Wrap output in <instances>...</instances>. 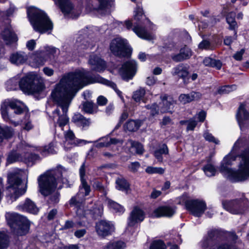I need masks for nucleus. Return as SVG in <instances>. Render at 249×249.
<instances>
[{
  "label": "nucleus",
  "mask_w": 249,
  "mask_h": 249,
  "mask_svg": "<svg viewBox=\"0 0 249 249\" xmlns=\"http://www.w3.org/2000/svg\"><path fill=\"white\" fill-rule=\"evenodd\" d=\"M145 172L148 174H162L164 172V170L161 167H154L148 166L145 169Z\"/></svg>",
  "instance_id": "obj_47"
},
{
  "label": "nucleus",
  "mask_w": 249,
  "mask_h": 249,
  "mask_svg": "<svg viewBox=\"0 0 249 249\" xmlns=\"http://www.w3.org/2000/svg\"><path fill=\"white\" fill-rule=\"evenodd\" d=\"M94 146L98 148L107 147L109 146L107 138H101L94 142Z\"/></svg>",
  "instance_id": "obj_41"
},
{
  "label": "nucleus",
  "mask_w": 249,
  "mask_h": 249,
  "mask_svg": "<svg viewBox=\"0 0 249 249\" xmlns=\"http://www.w3.org/2000/svg\"><path fill=\"white\" fill-rule=\"evenodd\" d=\"M160 98L162 102L160 104V106L162 105V106H160V112L162 113L171 112L174 103L173 100L166 95L161 96Z\"/></svg>",
  "instance_id": "obj_22"
},
{
  "label": "nucleus",
  "mask_w": 249,
  "mask_h": 249,
  "mask_svg": "<svg viewBox=\"0 0 249 249\" xmlns=\"http://www.w3.org/2000/svg\"><path fill=\"white\" fill-rule=\"evenodd\" d=\"M72 121L78 125L83 127L89 126L90 125V119H86L80 114H75L72 119Z\"/></svg>",
  "instance_id": "obj_26"
},
{
  "label": "nucleus",
  "mask_w": 249,
  "mask_h": 249,
  "mask_svg": "<svg viewBox=\"0 0 249 249\" xmlns=\"http://www.w3.org/2000/svg\"><path fill=\"white\" fill-rule=\"evenodd\" d=\"M7 246V236L4 232L0 231V249H6Z\"/></svg>",
  "instance_id": "obj_46"
},
{
  "label": "nucleus",
  "mask_w": 249,
  "mask_h": 249,
  "mask_svg": "<svg viewBox=\"0 0 249 249\" xmlns=\"http://www.w3.org/2000/svg\"><path fill=\"white\" fill-rule=\"evenodd\" d=\"M92 187L94 189L100 191L101 192L104 193L105 192V188L104 186L103 185L102 183L99 180H95L92 184Z\"/></svg>",
  "instance_id": "obj_55"
},
{
  "label": "nucleus",
  "mask_w": 249,
  "mask_h": 249,
  "mask_svg": "<svg viewBox=\"0 0 249 249\" xmlns=\"http://www.w3.org/2000/svg\"><path fill=\"white\" fill-rule=\"evenodd\" d=\"M203 136L205 140L208 141L213 142L216 144H218L219 143V141L215 139V138L208 132H205L204 133Z\"/></svg>",
  "instance_id": "obj_56"
},
{
  "label": "nucleus",
  "mask_w": 249,
  "mask_h": 249,
  "mask_svg": "<svg viewBox=\"0 0 249 249\" xmlns=\"http://www.w3.org/2000/svg\"><path fill=\"white\" fill-rule=\"evenodd\" d=\"M185 207L187 210L194 216H201L204 213L206 204L202 200L198 199H189L185 201Z\"/></svg>",
  "instance_id": "obj_11"
},
{
  "label": "nucleus",
  "mask_w": 249,
  "mask_h": 249,
  "mask_svg": "<svg viewBox=\"0 0 249 249\" xmlns=\"http://www.w3.org/2000/svg\"><path fill=\"white\" fill-rule=\"evenodd\" d=\"M21 102L17 100H5L3 102L1 105V113L3 118L5 120L8 119L7 110L9 107L15 109L16 114H21L23 112V109L21 107Z\"/></svg>",
  "instance_id": "obj_12"
},
{
  "label": "nucleus",
  "mask_w": 249,
  "mask_h": 249,
  "mask_svg": "<svg viewBox=\"0 0 249 249\" xmlns=\"http://www.w3.org/2000/svg\"><path fill=\"white\" fill-rule=\"evenodd\" d=\"M116 188L123 191H127L129 188V185L124 178H118L116 180Z\"/></svg>",
  "instance_id": "obj_36"
},
{
  "label": "nucleus",
  "mask_w": 249,
  "mask_h": 249,
  "mask_svg": "<svg viewBox=\"0 0 249 249\" xmlns=\"http://www.w3.org/2000/svg\"><path fill=\"white\" fill-rule=\"evenodd\" d=\"M172 74L173 75H178L184 79L188 76V72L186 68L182 65H179L173 69Z\"/></svg>",
  "instance_id": "obj_29"
},
{
  "label": "nucleus",
  "mask_w": 249,
  "mask_h": 249,
  "mask_svg": "<svg viewBox=\"0 0 249 249\" xmlns=\"http://www.w3.org/2000/svg\"><path fill=\"white\" fill-rule=\"evenodd\" d=\"M65 138L66 139L65 142V147L68 144H71L72 146H76L86 144L90 142H88L84 140L75 139L74 133L71 130H69L65 133Z\"/></svg>",
  "instance_id": "obj_19"
},
{
  "label": "nucleus",
  "mask_w": 249,
  "mask_h": 249,
  "mask_svg": "<svg viewBox=\"0 0 249 249\" xmlns=\"http://www.w3.org/2000/svg\"><path fill=\"white\" fill-rule=\"evenodd\" d=\"M220 171L232 181L249 178V144L246 138L240 137L235 142L231 153L224 158Z\"/></svg>",
  "instance_id": "obj_2"
},
{
  "label": "nucleus",
  "mask_w": 249,
  "mask_h": 249,
  "mask_svg": "<svg viewBox=\"0 0 249 249\" xmlns=\"http://www.w3.org/2000/svg\"><path fill=\"white\" fill-rule=\"evenodd\" d=\"M222 205L224 209L233 214L242 213L247 209L245 203L238 199L223 201Z\"/></svg>",
  "instance_id": "obj_13"
},
{
  "label": "nucleus",
  "mask_w": 249,
  "mask_h": 249,
  "mask_svg": "<svg viewBox=\"0 0 249 249\" xmlns=\"http://www.w3.org/2000/svg\"><path fill=\"white\" fill-rule=\"evenodd\" d=\"M108 142L109 143V146L111 144L117 145V146L114 151H118L119 147L122 146L124 141L122 139H118L117 138H110L109 140H108Z\"/></svg>",
  "instance_id": "obj_49"
},
{
  "label": "nucleus",
  "mask_w": 249,
  "mask_h": 249,
  "mask_svg": "<svg viewBox=\"0 0 249 249\" xmlns=\"http://www.w3.org/2000/svg\"><path fill=\"white\" fill-rule=\"evenodd\" d=\"M8 181L9 185L7 190L8 197L11 202L15 201L19 196L24 194L26 191V187L23 188L21 185V179L19 176L15 174L8 175Z\"/></svg>",
  "instance_id": "obj_8"
},
{
  "label": "nucleus",
  "mask_w": 249,
  "mask_h": 249,
  "mask_svg": "<svg viewBox=\"0 0 249 249\" xmlns=\"http://www.w3.org/2000/svg\"><path fill=\"white\" fill-rule=\"evenodd\" d=\"M140 124L134 120H130L127 122L124 125L126 129L129 131H135L138 129Z\"/></svg>",
  "instance_id": "obj_40"
},
{
  "label": "nucleus",
  "mask_w": 249,
  "mask_h": 249,
  "mask_svg": "<svg viewBox=\"0 0 249 249\" xmlns=\"http://www.w3.org/2000/svg\"><path fill=\"white\" fill-rule=\"evenodd\" d=\"M140 167V164L139 162L136 161L131 162L128 166V169L132 172H136Z\"/></svg>",
  "instance_id": "obj_57"
},
{
  "label": "nucleus",
  "mask_w": 249,
  "mask_h": 249,
  "mask_svg": "<svg viewBox=\"0 0 249 249\" xmlns=\"http://www.w3.org/2000/svg\"><path fill=\"white\" fill-rule=\"evenodd\" d=\"M13 135L12 130L9 128L3 129L0 127V142H2L4 138H9Z\"/></svg>",
  "instance_id": "obj_39"
},
{
  "label": "nucleus",
  "mask_w": 249,
  "mask_h": 249,
  "mask_svg": "<svg viewBox=\"0 0 249 249\" xmlns=\"http://www.w3.org/2000/svg\"><path fill=\"white\" fill-rule=\"evenodd\" d=\"M81 189H84L85 190V195L84 196H86L89 195V192H90V186L88 184L86 179L81 180Z\"/></svg>",
  "instance_id": "obj_54"
},
{
  "label": "nucleus",
  "mask_w": 249,
  "mask_h": 249,
  "mask_svg": "<svg viewBox=\"0 0 249 249\" xmlns=\"http://www.w3.org/2000/svg\"><path fill=\"white\" fill-rule=\"evenodd\" d=\"M203 170L206 175L208 177H212L215 175L216 169L211 164H208L205 165Z\"/></svg>",
  "instance_id": "obj_45"
},
{
  "label": "nucleus",
  "mask_w": 249,
  "mask_h": 249,
  "mask_svg": "<svg viewBox=\"0 0 249 249\" xmlns=\"http://www.w3.org/2000/svg\"><path fill=\"white\" fill-rule=\"evenodd\" d=\"M9 59L12 63L20 65L24 63L27 60L28 56L24 52H16L11 54Z\"/></svg>",
  "instance_id": "obj_24"
},
{
  "label": "nucleus",
  "mask_w": 249,
  "mask_h": 249,
  "mask_svg": "<svg viewBox=\"0 0 249 249\" xmlns=\"http://www.w3.org/2000/svg\"><path fill=\"white\" fill-rule=\"evenodd\" d=\"M86 165L85 162L83 163L79 169L80 180L85 179Z\"/></svg>",
  "instance_id": "obj_59"
},
{
  "label": "nucleus",
  "mask_w": 249,
  "mask_h": 249,
  "mask_svg": "<svg viewBox=\"0 0 249 249\" xmlns=\"http://www.w3.org/2000/svg\"><path fill=\"white\" fill-rule=\"evenodd\" d=\"M171 57L175 62H180L185 60L180 53L178 54L172 55Z\"/></svg>",
  "instance_id": "obj_63"
},
{
  "label": "nucleus",
  "mask_w": 249,
  "mask_h": 249,
  "mask_svg": "<svg viewBox=\"0 0 249 249\" xmlns=\"http://www.w3.org/2000/svg\"><path fill=\"white\" fill-rule=\"evenodd\" d=\"M18 208L19 210L25 211L33 214H36L39 211V209L35 203L29 198H27L24 203L23 205H19Z\"/></svg>",
  "instance_id": "obj_25"
},
{
  "label": "nucleus",
  "mask_w": 249,
  "mask_h": 249,
  "mask_svg": "<svg viewBox=\"0 0 249 249\" xmlns=\"http://www.w3.org/2000/svg\"><path fill=\"white\" fill-rule=\"evenodd\" d=\"M203 63L206 66L215 67L217 69H220L222 66L220 61L213 59L209 57H206L203 60Z\"/></svg>",
  "instance_id": "obj_35"
},
{
  "label": "nucleus",
  "mask_w": 249,
  "mask_h": 249,
  "mask_svg": "<svg viewBox=\"0 0 249 249\" xmlns=\"http://www.w3.org/2000/svg\"><path fill=\"white\" fill-rule=\"evenodd\" d=\"M62 168L48 171L40 176L37 179L40 193L44 196L51 195L50 200L54 203L59 201V197L57 192L53 193L56 188V178L62 177Z\"/></svg>",
  "instance_id": "obj_3"
},
{
  "label": "nucleus",
  "mask_w": 249,
  "mask_h": 249,
  "mask_svg": "<svg viewBox=\"0 0 249 249\" xmlns=\"http://www.w3.org/2000/svg\"><path fill=\"white\" fill-rule=\"evenodd\" d=\"M59 6L65 16H68L71 18H74L78 15L74 14V7L70 0H54Z\"/></svg>",
  "instance_id": "obj_15"
},
{
  "label": "nucleus",
  "mask_w": 249,
  "mask_h": 249,
  "mask_svg": "<svg viewBox=\"0 0 249 249\" xmlns=\"http://www.w3.org/2000/svg\"><path fill=\"white\" fill-rule=\"evenodd\" d=\"M84 196L81 193H78L75 196L72 197L70 200V205L80 208L84 201Z\"/></svg>",
  "instance_id": "obj_30"
},
{
  "label": "nucleus",
  "mask_w": 249,
  "mask_h": 249,
  "mask_svg": "<svg viewBox=\"0 0 249 249\" xmlns=\"http://www.w3.org/2000/svg\"><path fill=\"white\" fill-rule=\"evenodd\" d=\"M202 94L198 92L192 91L189 94H181L179 96V101L183 104L189 103L193 101L201 98Z\"/></svg>",
  "instance_id": "obj_21"
},
{
  "label": "nucleus",
  "mask_w": 249,
  "mask_h": 249,
  "mask_svg": "<svg viewBox=\"0 0 249 249\" xmlns=\"http://www.w3.org/2000/svg\"><path fill=\"white\" fill-rule=\"evenodd\" d=\"M27 13L34 29L40 33H44L53 29V23L46 14L34 7H29Z\"/></svg>",
  "instance_id": "obj_4"
},
{
  "label": "nucleus",
  "mask_w": 249,
  "mask_h": 249,
  "mask_svg": "<svg viewBox=\"0 0 249 249\" xmlns=\"http://www.w3.org/2000/svg\"><path fill=\"white\" fill-rule=\"evenodd\" d=\"M41 153L44 155H46L47 154H54L55 151L53 144L50 143L48 145L46 146L42 150Z\"/></svg>",
  "instance_id": "obj_53"
},
{
  "label": "nucleus",
  "mask_w": 249,
  "mask_h": 249,
  "mask_svg": "<svg viewBox=\"0 0 249 249\" xmlns=\"http://www.w3.org/2000/svg\"><path fill=\"white\" fill-rule=\"evenodd\" d=\"M145 94V90L144 88H140L135 91L133 95V98L136 102H139L143 97Z\"/></svg>",
  "instance_id": "obj_42"
},
{
  "label": "nucleus",
  "mask_w": 249,
  "mask_h": 249,
  "mask_svg": "<svg viewBox=\"0 0 249 249\" xmlns=\"http://www.w3.org/2000/svg\"><path fill=\"white\" fill-rule=\"evenodd\" d=\"M133 31L140 37L150 40L152 39L151 35L145 29L144 26L150 23V21L143 15L142 9L137 6L134 11Z\"/></svg>",
  "instance_id": "obj_7"
},
{
  "label": "nucleus",
  "mask_w": 249,
  "mask_h": 249,
  "mask_svg": "<svg viewBox=\"0 0 249 249\" xmlns=\"http://www.w3.org/2000/svg\"><path fill=\"white\" fill-rule=\"evenodd\" d=\"M144 218V213L142 210L135 207L131 212L128 218V225L133 226L136 223L142 222Z\"/></svg>",
  "instance_id": "obj_16"
},
{
  "label": "nucleus",
  "mask_w": 249,
  "mask_h": 249,
  "mask_svg": "<svg viewBox=\"0 0 249 249\" xmlns=\"http://www.w3.org/2000/svg\"><path fill=\"white\" fill-rule=\"evenodd\" d=\"M168 154V149L167 145L165 144L161 145L154 152L155 157L160 161H162V154L166 155Z\"/></svg>",
  "instance_id": "obj_33"
},
{
  "label": "nucleus",
  "mask_w": 249,
  "mask_h": 249,
  "mask_svg": "<svg viewBox=\"0 0 249 249\" xmlns=\"http://www.w3.org/2000/svg\"><path fill=\"white\" fill-rule=\"evenodd\" d=\"M175 207L161 206L155 209L154 213L157 217L161 216L171 217L175 213Z\"/></svg>",
  "instance_id": "obj_20"
},
{
  "label": "nucleus",
  "mask_w": 249,
  "mask_h": 249,
  "mask_svg": "<svg viewBox=\"0 0 249 249\" xmlns=\"http://www.w3.org/2000/svg\"><path fill=\"white\" fill-rule=\"evenodd\" d=\"M21 90L28 94L39 93L45 89L42 77L35 72H29L23 77L19 82Z\"/></svg>",
  "instance_id": "obj_5"
},
{
  "label": "nucleus",
  "mask_w": 249,
  "mask_h": 249,
  "mask_svg": "<svg viewBox=\"0 0 249 249\" xmlns=\"http://www.w3.org/2000/svg\"><path fill=\"white\" fill-rule=\"evenodd\" d=\"M126 244L122 241L109 242L103 247V249H125Z\"/></svg>",
  "instance_id": "obj_27"
},
{
  "label": "nucleus",
  "mask_w": 249,
  "mask_h": 249,
  "mask_svg": "<svg viewBox=\"0 0 249 249\" xmlns=\"http://www.w3.org/2000/svg\"><path fill=\"white\" fill-rule=\"evenodd\" d=\"M1 36L7 45L17 40V36L10 26L6 27L1 33Z\"/></svg>",
  "instance_id": "obj_23"
},
{
  "label": "nucleus",
  "mask_w": 249,
  "mask_h": 249,
  "mask_svg": "<svg viewBox=\"0 0 249 249\" xmlns=\"http://www.w3.org/2000/svg\"><path fill=\"white\" fill-rule=\"evenodd\" d=\"M206 249H231L229 245L226 244H223L219 245L216 247H208Z\"/></svg>",
  "instance_id": "obj_64"
},
{
  "label": "nucleus",
  "mask_w": 249,
  "mask_h": 249,
  "mask_svg": "<svg viewBox=\"0 0 249 249\" xmlns=\"http://www.w3.org/2000/svg\"><path fill=\"white\" fill-rule=\"evenodd\" d=\"M129 142L131 144V147L135 150L137 154H142L143 153V146L140 143L132 140H130Z\"/></svg>",
  "instance_id": "obj_44"
},
{
  "label": "nucleus",
  "mask_w": 249,
  "mask_h": 249,
  "mask_svg": "<svg viewBox=\"0 0 249 249\" xmlns=\"http://www.w3.org/2000/svg\"><path fill=\"white\" fill-rule=\"evenodd\" d=\"M156 79L154 76L147 77L146 80V84L148 86H152L155 84Z\"/></svg>",
  "instance_id": "obj_62"
},
{
  "label": "nucleus",
  "mask_w": 249,
  "mask_h": 249,
  "mask_svg": "<svg viewBox=\"0 0 249 249\" xmlns=\"http://www.w3.org/2000/svg\"><path fill=\"white\" fill-rule=\"evenodd\" d=\"M235 13L234 12H231L229 13L226 18L227 23L230 25V29L233 30L236 26V22L235 20Z\"/></svg>",
  "instance_id": "obj_38"
},
{
  "label": "nucleus",
  "mask_w": 249,
  "mask_h": 249,
  "mask_svg": "<svg viewBox=\"0 0 249 249\" xmlns=\"http://www.w3.org/2000/svg\"><path fill=\"white\" fill-rule=\"evenodd\" d=\"M83 110L87 113L93 114L98 111V106L92 101H86L83 103Z\"/></svg>",
  "instance_id": "obj_28"
},
{
  "label": "nucleus",
  "mask_w": 249,
  "mask_h": 249,
  "mask_svg": "<svg viewBox=\"0 0 249 249\" xmlns=\"http://www.w3.org/2000/svg\"><path fill=\"white\" fill-rule=\"evenodd\" d=\"M236 119L241 130H243L245 127L247 122L249 120V112L246 108L245 105L241 104L237 110Z\"/></svg>",
  "instance_id": "obj_18"
},
{
  "label": "nucleus",
  "mask_w": 249,
  "mask_h": 249,
  "mask_svg": "<svg viewBox=\"0 0 249 249\" xmlns=\"http://www.w3.org/2000/svg\"><path fill=\"white\" fill-rule=\"evenodd\" d=\"M36 45V41L34 39H31L27 42L26 47L30 51H33Z\"/></svg>",
  "instance_id": "obj_60"
},
{
  "label": "nucleus",
  "mask_w": 249,
  "mask_h": 249,
  "mask_svg": "<svg viewBox=\"0 0 249 249\" xmlns=\"http://www.w3.org/2000/svg\"><path fill=\"white\" fill-rule=\"evenodd\" d=\"M145 107L150 110V113L151 115L154 116L159 114V107L156 103H153L151 105H148L145 106Z\"/></svg>",
  "instance_id": "obj_48"
},
{
  "label": "nucleus",
  "mask_w": 249,
  "mask_h": 249,
  "mask_svg": "<svg viewBox=\"0 0 249 249\" xmlns=\"http://www.w3.org/2000/svg\"><path fill=\"white\" fill-rule=\"evenodd\" d=\"M137 70L136 62L134 60H129L122 65L119 73L123 80L128 81L133 78L136 73Z\"/></svg>",
  "instance_id": "obj_10"
},
{
  "label": "nucleus",
  "mask_w": 249,
  "mask_h": 249,
  "mask_svg": "<svg viewBox=\"0 0 249 249\" xmlns=\"http://www.w3.org/2000/svg\"><path fill=\"white\" fill-rule=\"evenodd\" d=\"M236 89V86L234 85H226L221 87L218 90V93L219 94H227Z\"/></svg>",
  "instance_id": "obj_43"
},
{
  "label": "nucleus",
  "mask_w": 249,
  "mask_h": 249,
  "mask_svg": "<svg viewBox=\"0 0 249 249\" xmlns=\"http://www.w3.org/2000/svg\"><path fill=\"white\" fill-rule=\"evenodd\" d=\"M99 5L98 7L94 8L101 14H105V12L111 6L112 0H98Z\"/></svg>",
  "instance_id": "obj_31"
},
{
  "label": "nucleus",
  "mask_w": 249,
  "mask_h": 249,
  "mask_svg": "<svg viewBox=\"0 0 249 249\" xmlns=\"http://www.w3.org/2000/svg\"><path fill=\"white\" fill-rule=\"evenodd\" d=\"M108 204L110 209H113L115 212L122 213L124 212V208L119 204L111 200L108 201Z\"/></svg>",
  "instance_id": "obj_37"
},
{
  "label": "nucleus",
  "mask_w": 249,
  "mask_h": 249,
  "mask_svg": "<svg viewBox=\"0 0 249 249\" xmlns=\"http://www.w3.org/2000/svg\"><path fill=\"white\" fill-rule=\"evenodd\" d=\"M89 71L84 69L70 72L63 76L52 91L51 96L58 106L51 116L55 127L58 125L63 129L68 124L69 119L67 114L70 105L77 91L84 87L90 84L100 83L109 85L114 89L116 88L115 84L99 75L92 76H89Z\"/></svg>",
  "instance_id": "obj_1"
},
{
  "label": "nucleus",
  "mask_w": 249,
  "mask_h": 249,
  "mask_svg": "<svg viewBox=\"0 0 249 249\" xmlns=\"http://www.w3.org/2000/svg\"><path fill=\"white\" fill-rule=\"evenodd\" d=\"M150 249H166V246L164 243L160 241H156L152 243Z\"/></svg>",
  "instance_id": "obj_50"
},
{
  "label": "nucleus",
  "mask_w": 249,
  "mask_h": 249,
  "mask_svg": "<svg viewBox=\"0 0 249 249\" xmlns=\"http://www.w3.org/2000/svg\"><path fill=\"white\" fill-rule=\"evenodd\" d=\"M89 63L90 66L91 70L93 71L100 72L106 69L105 62L97 55H91Z\"/></svg>",
  "instance_id": "obj_17"
},
{
  "label": "nucleus",
  "mask_w": 249,
  "mask_h": 249,
  "mask_svg": "<svg viewBox=\"0 0 249 249\" xmlns=\"http://www.w3.org/2000/svg\"><path fill=\"white\" fill-rule=\"evenodd\" d=\"M245 53V49H242L240 51L236 52L233 56V58L238 61L241 60L242 55Z\"/></svg>",
  "instance_id": "obj_61"
},
{
  "label": "nucleus",
  "mask_w": 249,
  "mask_h": 249,
  "mask_svg": "<svg viewBox=\"0 0 249 249\" xmlns=\"http://www.w3.org/2000/svg\"><path fill=\"white\" fill-rule=\"evenodd\" d=\"M198 48L201 50L213 49V46L211 43L207 40H203L198 45Z\"/></svg>",
  "instance_id": "obj_52"
},
{
  "label": "nucleus",
  "mask_w": 249,
  "mask_h": 249,
  "mask_svg": "<svg viewBox=\"0 0 249 249\" xmlns=\"http://www.w3.org/2000/svg\"><path fill=\"white\" fill-rule=\"evenodd\" d=\"M5 216L8 225L15 234L21 236L28 232L30 223L26 217L10 212H7Z\"/></svg>",
  "instance_id": "obj_6"
},
{
  "label": "nucleus",
  "mask_w": 249,
  "mask_h": 249,
  "mask_svg": "<svg viewBox=\"0 0 249 249\" xmlns=\"http://www.w3.org/2000/svg\"><path fill=\"white\" fill-rule=\"evenodd\" d=\"M110 50L114 55L120 57H128L131 54V50L126 41L120 38L112 40L110 44Z\"/></svg>",
  "instance_id": "obj_9"
},
{
  "label": "nucleus",
  "mask_w": 249,
  "mask_h": 249,
  "mask_svg": "<svg viewBox=\"0 0 249 249\" xmlns=\"http://www.w3.org/2000/svg\"><path fill=\"white\" fill-rule=\"evenodd\" d=\"M114 230L113 225L109 222L101 220L96 223V231L100 236H107L110 234Z\"/></svg>",
  "instance_id": "obj_14"
},
{
  "label": "nucleus",
  "mask_w": 249,
  "mask_h": 249,
  "mask_svg": "<svg viewBox=\"0 0 249 249\" xmlns=\"http://www.w3.org/2000/svg\"><path fill=\"white\" fill-rule=\"evenodd\" d=\"M196 125L197 122L194 119H191L188 122L187 130H193Z\"/></svg>",
  "instance_id": "obj_58"
},
{
  "label": "nucleus",
  "mask_w": 249,
  "mask_h": 249,
  "mask_svg": "<svg viewBox=\"0 0 249 249\" xmlns=\"http://www.w3.org/2000/svg\"><path fill=\"white\" fill-rule=\"evenodd\" d=\"M22 161L33 165L36 161L40 160V157L36 154H33L28 152L25 153Z\"/></svg>",
  "instance_id": "obj_32"
},
{
  "label": "nucleus",
  "mask_w": 249,
  "mask_h": 249,
  "mask_svg": "<svg viewBox=\"0 0 249 249\" xmlns=\"http://www.w3.org/2000/svg\"><path fill=\"white\" fill-rule=\"evenodd\" d=\"M179 53L185 60L189 59L192 56L191 50L186 47L181 49Z\"/></svg>",
  "instance_id": "obj_51"
},
{
  "label": "nucleus",
  "mask_w": 249,
  "mask_h": 249,
  "mask_svg": "<svg viewBox=\"0 0 249 249\" xmlns=\"http://www.w3.org/2000/svg\"><path fill=\"white\" fill-rule=\"evenodd\" d=\"M23 157L16 151H12L8 155L7 161L8 163H12L16 161H22Z\"/></svg>",
  "instance_id": "obj_34"
}]
</instances>
